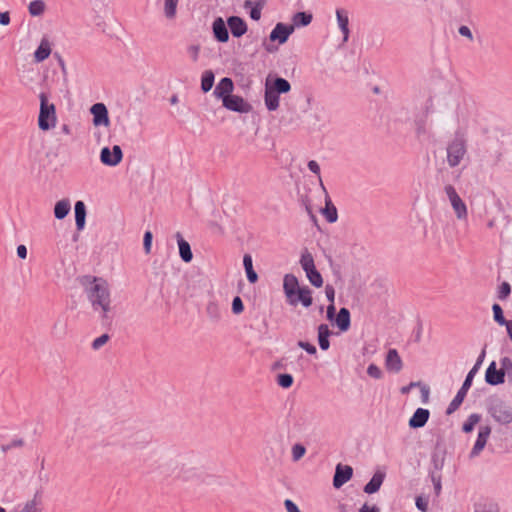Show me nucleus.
Segmentation results:
<instances>
[{
  "label": "nucleus",
  "instance_id": "13d9d810",
  "mask_svg": "<svg viewBox=\"0 0 512 512\" xmlns=\"http://www.w3.org/2000/svg\"><path fill=\"white\" fill-rule=\"evenodd\" d=\"M284 506L287 512H301L298 506L290 499L284 501Z\"/></svg>",
  "mask_w": 512,
  "mask_h": 512
},
{
  "label": "nucleus",
  "instance_id": "4d7b16f0",
  "mask_svg": "<svg viewBox=\"0 0 512 512\" xmlns=\"http://www.w3.org/2000/svg\"><path fill=\"white\" fill-rule=\"evenodd\" d=\"M55 216L58 219L64 218V200H60L57 202L55 206Z\"/></svg>",
  "mask_w": 512,
  "mask_h": 512
},
{
  "label": "nucleus",
  "instance_id": "4c0bfd02",
  "mask_svg": "<svg viewBox=\"0 0 512 512\" xmlns=\"http://www.w3.org/2000/svg\"><path fill=\"white\" fill-rule=\"evenodd\" d=\"M306 277L308 278L309 282L319 288L323 285V279H322V276L321 274L318 272V270L316 269V267L312 270H309L306 272Z\"/></svg>",
  "mask_w": 512,
  "mask_h": 512
},
{
  "label": "nucleus",
  "instance_id": "2f4dec72",
  "mask_svg": "<svg viewBox=\"0 0 512 512\" xmlns=\"http://www.w3.org/2000/svg\"><path fill=\"white\" fill-rule=\"evenodd\" d=\"M263 6H264L263 3H261V2L254 3L251 0H246L244 3L245 8L251 7L250 17L255 21H258L261 18V11L263 9Z\"/></svg>",
  "mask_w": 512,
  "mask_h": 512
},
{
  "label": "nucleus",
  "instance_id": "6e6d98bb",
  "mask_svg": "<svg viewBox=\"0 0 512 512\" xmlns=\"http://www.w3.org/2000/svg\"><path fill=\"white\" fill-rule=\"evenodd\" d=\"M298 346L304 349L309 354H315L316 353V347L308 342L299 341Z\"/></svg>",
  "mask_w": 512,
  "mask_h": 512
},
{
  "label": "nucleus",
  "instance_id": "5701e85b",
  "mask_svg": "<svg viewBox=\"0 0 512 512\" xmlns=\"http://www.w3.org/2000/svg\"><path fill=\"white\" fill-rule=\"evenodd\" d=\"M264 100L269 111H275L279 107V94L272 90L268 83H266Z\"/></svg>",
  "mask_w": 512,
  "mask_h": 512
},
{
  "label": "nucleus",
  "instance_id": "603ef678",
  "mask_svg": "<svg viewBox=\"0 0 512 512\" xmlns=\"http://www.w3.org/2000/svg\"><path fill=\"white\" fill-rule=\"evenodd\" d=\"M367 374L372 378L379 379L382 376V371L377 365L370 364L367 368Z\"/></svg>",
  "mask_w": 512,
  "mask_h": 512
},
{
  "label": "nucleus",
  "instance_id": "bf43d9fd",
  "mask_svg": "<svg viewBox=\"0 0 512 512\" xmlns=\"http://www.w3.org/2000/svg\"><path fill=\"white\" fill-rule=\"evenodd\" d=\"M325 294L327 299L329 300L330 304H334V298H335V290L331 285H327L325 287Z\"/></svg>",
  "mask_w": 512,
  "mask_h": 512
},
{
  "label": "nucleus",
  "instance_id": "de8ad7c7",
  "mask_svg": "<svg viewBox=\"0 0 512 512\" xmlns=\"http://www.w3.org/2000/svg\"><path fill=\"white\" fill-rule=\"evenodd\" d=\"M110 337L108 334H103L99 337H97L96 339H94V341L92 342V348L94 350H99L101 349L108 341H109Z\"/></svg>",
  "mask_w": 512,
  "mask_h": 512
},
{
  "label": "nucleus",
  "instance_id": "49530a36",
  "mask_svg": "<svg viewBox=\"0 0 512 512\" xmlns=\"http://www.w3.org/2000/svg\"><path fill=\"white\" fill-rule=\"evenodd\" d=\"M308 168L311 172H313L314 174H316L318 176V179H319V183H320V186L321 188L323 189V191H325V186L322 182V178L320 176V166L319 164L315 161V160H310L308 162Z\"/></svg>",
  "mask_w": 512,
  "mask_h": 512
},
{
  "label": "nucleus",
  "instance_id": "2eb2a0df",
  "mask_svg": "<svg viewBox=\"0 0 512 512\" xmlns=\"http://www.w3.org/2000/svg\"><path fill=\"white\" fill-rule=\"evenodd\" d=\"M233 90H234L233 81L228 77H224L216 85V87L213 91V95L216 98L223 100L224 98H227L228 96L233 94Z\"/></svg>",
  "mask_w": 512,
  "mask_h": 512
},
{
  "label": "nucleus",
  "instance_id": "393cba45",
  "mask_svg": "<svg viewBox=\"0 0 512 512\" xmlns=\"http://www.w3.org/2000/svg\"><path fill=\"white\" fill-rule=\"evenodd\" d=\"M213 33H214L215 38L219 42H226V41H228V38H229L228 30H227V28L225 26V23H224L222 18H217L213 22Z\"/></svg>",
  "mask_w": 512,
  "mask_h": 512
},
{
  "label": "nucleus",
  "instance_id": "7c9ffc66",
  "mask_svg": "<svg viewBox=\"0 0 512 512\" xmlns=\"http://www.w3.org/2000/svg\"><path fill=\"white\" fill-rule=\"evenodd\" d=\"M50 53H51L50 43L46 39H43L40 43V46L35 51V54H34L35 60L37 62H41V61L45 60L50 55Z\"/></svg>",
  "mask_w": 512,
  "mask_h": 512
},
{
  "label": "nucleus",
  "instance_id": "c03bdc74",
  "mask_svg": "<svg viewBox=\"0 0 512 512\" xmlns=\"http://www.w3.org/2000/svg\"><path fill=\"white\" fill-rule=\"evenodd\" d=\"M478 422L479 416L477 414L470 415L468 420L463 424V431L466 433L471 432Z\"/></svg>",
  "mask_w": 512,
  "mask_h": 512
},
{
  "label": "nucleus",
  "instance_id": "423d86ee",
  "mask_svg": "<svg viewBox=\"0 0 512 512\" xmlns=\"http://www.w3.org/2000/svg\"><path fill=\"white\" fill-rule=\"evenodd\" d=\"M123 158L121 147L114 145L112 151L108 147L102 148L100 152V160L106 166H117Z\"/></svg>",
  "mask_w": 512,
  "mask_h": 512
},
{
  "label": "nucleus",
  "instance_id": "ddd939ff",
  "mask_svg": "<svg viewBox=\"0 0 512 512\" xmlns=\"http://www.w3.org/2000/svg\"><path fill=\"white\" fill-rule=\"evenodd\" d=\"M294 302H288L291 306H297L301 303L304 307L308 308L312 305V292L307 286L298 288L293 296Z\"/></svg>",
  "mask_w": 512,
  "mask_h": 512
},
{
  "label": "nucleus",
  "instance_id": "1a4fd4ad",
  "mask_svg": "<svg viewBox=\"0 0 512 512\" xmlns=\"http://www.w3.org/2000/svg\"><path fill=\"white\" fill-rule=\"evenodd\" d=\"M222 105L226 109L235 112L244 113L249 111V105L244 101V99L234 94H231L227 98H224L222 100Z\"/></svg>",
  "mask_w": 512,
  "mask_h": 512
},
{
  "label": "nucleus",
  "instance_id": "e433bc0d",
  "mask_svg": "<svg viewBox=\"0 0 512 512\" xmlns=\"http://www.w3.org/2000/svg\"><path fill=\"white\" fill-rule=\"evenodd\" d=\"M312 21V15L305 12H298L293 16L294 26H307Z\"/></svg>",
  "mask_w": 512,
  "mask_h": 512
},
{
  "label": "nucleus",
  "instance_id": "c9c22d12",
  "mask_svg": "<svg viewBox=\"0 0 512 512\" xmlns=\"http://www.w3.org/2000/svg\"><path fill=\"white\" fill-rule=\"evenodd\" d=\"M300 264L305 273L315 268L314 258L311 253L305 251L300 258Z\"/></svg>",
  "mask_w": 512,
  "mask_h": 512
},
{
  "label": "nucleus",
  "instance_id": "052dcab7",
  "mask_svg": "<svg viewBox=\"0 0 512 512\" xmlns=\"http://www.w3.org/2000/svg\"><path fill=\"white\" fill-rule=\"evenodd\" d=\"M476 512H499L497 507H495L494 505L492 504H489V505H480L477 509H476Z\"/></svg>",
  "mask_w": 512,
  "mask_h": 512
},
{
  "label": "nucleus",
  "instance_id": "6ab92c4d",
  "mask_svg": "<svg viewBox=\"0 0 512 512\" xmlns=\"http://www.w3.org/2000/svg\"><path fill=\"white\" fill-rule=\"evenodd\" d=\"M324 193H325V207L321 210V213L325 217L327 222L335 223L338 219L337 208L332 203L326 189H325Z\"/></svg>",
  "mask_w": 512,
  "mask_h": 512
},
{
  "label": "nucleus",
  "instance_id": "cd10ccee",
  "mask_svg": "<svg viewBox=\"0 0 512 512\" xmlns=\"http://www.w3.org/2000/svg\"><path fill=\"white\" fill-rule=\"evenodd\" d=\"M384 480V474L381 472H376L371 480L365 485L364 492L367 494H373L377 492Z\"/></svg>",
  "mask_w": 512,
  "mask_h": 512
},
{
  "label": "nucleus",
  "instance_id": "ea45409f",
  "mask_svg": "<svg viewBox=\"0 0 512 512\" xmlns=\"http://www.w3.org/2000/svg\"><path fill=\"white\" fill-rule=\"evenodd\" d=\"M44 10H45V4L42 0L32 1L29 5V13L32 16H39L44 12Z\"/></svg>",
  "mask_w": 512,
  "mask_h": 512
},
{
  "label": "nucleus",
  "instance_id": "3c124183",
  "mask_svg": "<svg viewBox=\"0 0 512 512\" xmlns=\"http://www.w3.org/2000/svg\"><path fill=\"white\" fill-rule=\"evenodd\" d=\"M152 238V233L150 231H146L143 238V246L146 254L151 252Z\"/></svg>",
  "mask_w": 512,
  "mask_h": 512
},
{
  "label": "nucleus",
  "instance_id": "864d4df0",
  "mask_svg": "<svg viewBox=\"0 0 512 512\" xmlns=\"http://www.w3.org/2000/svg\"><path fill=\"white\" fill-rule=\"evenodd\" d=\"M187 51L193 61L198 60L199 52H200V47L198 45L189 46Z\"/></svg>",
  "mask_w": 512,
  "mask_h": 512
},
{
  "label": "nucleus",
  "instance_id": "4468645a",
  "mask_svg": "<svg viewBox=\"0 0 512 512\" xmlns=\"http://www.w3.org/2000/svg\"><path fill=\"white\" fill-rule=\"evenodd\" d=\"M294 302H288L291 306H297L301 303L304 307L308 308L312 305V292L307 286L298 288L293 296Z\"/></svg>",
  "mask_w": 512,
  "mask_h": 512
},
{
  "label": "nucleus",
  "instance_id": "f3484780",
  "mask_svg": "<svg viewBox=\"0 0 512 512\" xmlns=\"http://www.w3.org/2000/svg\"><path fill=\"white\" fill-rule=\"evenodd\" d=\"M227 23L234 37H241L247 31V25L240 17L232 16L228 18Z\"/></svg>",
  "mask_w": 512,
  "mask_h": 512
},
{
  "label": "nucleus",
  "instance_id": "f257e3e1",
  "mask_svg": "<svg viewBox=\"0 0 512 512\" xmlns=\"http://www.w3.org/2000/svg\"><path fill=\"white\" fill-rule=\"evenodd\" d=\"M83 284L93 310L99 312L102 319H109L113 312V306L108 281L101 277L86 276Z\"/></svg>",
  "mask_w": 512,
  "mask_h": 512
},
{
  "label": "nucleus",
  "instance_id": "bb28decb",
  "mask_svg": "<svg viewBox=\"0 0 512 512\" xmlns=\"http://www.w3.org/2000/svg\"><path fill=\"white\" fill-rule=\"evenodd\" d=\"M331 331L326 324H321L318 327V343L322 350L326 351L330 347L329 336Z\"/></svg>",
  "mask_w": 512,
  "mask_h": 512
},
{
  "label": "nucleus",
  "instance_id": "c756f323",
  "mask_svg": "<svg viewBox=\"0 0 512 512\" xmlns=\"http://www.w3.org/2000/svg\"><path fill=\"white\" fill-rule=\"evenodd\" d=\"M243 265L246 271L247 279L250 283H255L258 280V275L253 269L252 257L249 254L244 255Z\"/></svg>",
  "mask_w": 512,
  "mask_h": 512
},
{
  "label": "nucleus",
  "instance_id": "e2e57ef3",
  "mask_svg": "<svg viewBox=\"0 0 512 512\" xmlns=\"http://www.w3.org/2000/svg\"><path fill=\"white\" fill-rule=\"evenodd\" d=\"M21 512H38L35 503H28Z\"/></svg>",
  "mask_w": 512,
  "mask_h": 512
},
{
  "label": "nucleus",
  "instance_id": "f704fd0d",
  "mask_svg": "<svg viewBox=\"0 0 512 512\" xmlns=\"http://www.w3.org/2000/svg\"><path fill=\"white\" fill-rule=\"evenodd\" d=\"M271 88L278 94L288 93L291 89V85L286 79L278 77L274 80V84Z\"/></svg>",
  "mask_w": 512,
  "mask_h": 512
},
{
  "label": "nucleus",
  "instance_id": "09e8293b",
  "mask_svg": "<svg viewBox=\"0 0 512 512\" xmlns=\"http://www.w3.org/2000/svg\"><path fill=\"white\" fill-rule=\"evenodd\" d=\"M244 311V304L239 296H236L232 301V312L236 315L241 314Z\"/></svg>",
  "mask_w": 512,
  "mask_h": 512
},
{
  "label": "nucleus",
  "instance_id": "c85d7f7f",
  "mask_svg": "<svg viewBox=\"0 0 512 512\" xmlns=\"http://www.w3.org/2000/svg\"><path fill=\"white\" fill-rule=\"evenodd\" d=\"M469 388H465L464 385H462V387L460 388V390L457 392L456 396L454 397V399L450 402L448 408H447V414H452L453 412H455L459 406L462 404L466 394H467V391H468Z\"/></svg>",
  "mask_w": 512,
  "mask_h": 512
},
{
  "label": "nucleus",
  "instance_id": "dca6fc26",
  "mask_svg": "<svg viewBox=\"0 0 512 512\" xmlns=\"http://www.w3.org/2000/svg\"><path fill=\"white\" fill-rule=\"evenodd\" d=\"M490 433H491L490 427L483 426L480 428L476 442L471 451V456H477L484 449Z\"/></svg>",
  "mask_w": 512,
  "mask_h": 512
},
{
  "label": "nucleus",
  "instance_id": "b1692460",
  "mask_svg": "<svg viewBox=\"0 0 512 512\" xmlns=\"http://www.w3.org/2000/svg\"><path fill=\"white\" fill-rule=\"evenodd\" d=\"M176 238H177V242H178L179 254H180L181 259L186 263L191 262V260L193 258V254L191 251L190 244L186 240L183 239V237L181 236V234L179 232L176 234Z\"/></svg>",
  "mask_w": 512,
  "mask_h": 512
},
{
  "label": "nucleus",
  "instance_id": "774afa93",
  "mask_svg": "<svg viewBox=\"0 0 512 512\" xmlns=\"http://www.w3.org/2000/svg\"><path fill=\"white\" fill-rule=\"evenodd\" d=\"M503 326L506 327V330H507V333L509 335V338L511 339L512 341V321L511 320H508L506 322V324H503Z\"/></svg>",
  "mask_w": 512,
  "mask_h": 512
},
{
  "label": "nucleus",
  "instance_id": "aec40b11",
  "mask_svg": "<svg viewBox=\"0 0 512 512\" xmlns=\"http://www.w3.org/2000/svg\"><path fill=\"white\" fill-rule=\"evenodd\" d=\"M386 368L391 372H399L402 369V360L396 349H390L385 360Z\"/></svg>",
  "mask_w": 512,
  "mask_h": 512
},
{
  "label": "nucleus",
  "instance_id": "58836bf2",
  "mask_svg": "<svg viewBox=\"0 0 512 512\" xmlns=\"http://www.w3.org/2000/svg\"><path fill=\"white\" fill-rule=\"evenodd\" d=\"M483 356H484V352L482 353L481 357L478 359V361L476 362L474 367L467 374L466 379H465V381L463 383L465 388H470V386L472 385L473 378H474L475 374L477 373V371H478V369H479V367H480V365L482 363Z\"/></svg>",
  "mask_w": 512,
  "mask_h": 512
},
{
  "label": "nucleus",
  "instance_id": "5fc2aeb1",
  "mask_svg": "<svg viewBox=\"0 0 512 512\" xmlns=\"http://www.w3.org/2000/svg\"><path fill=\"white\" fill-rule=\"evenodd\" d=\"M458 32L461 36L468 38L470 41H473V34L468 26H460Z\"/></svg>",
  "mask_w": 512,
  "mask_h": 512
},
{
  "label": "nucleus",
  "instance_id": "a211bd4d",
  "mask_svg": "<svg viewBox=\"0 0 512 512\" xmlns=\"http://www.w3.org/2000/svg\"><path fill=\"white\" fill-rule=\"evenodd\" d=\"M430 416V412L427 409L424 408H418L412 417L409 419V426L411 428H421L423 427Z\"/></svg>",
  "mask_w": 512,
  "mask_h": 512
},
{
  "label": "nucleus",
  "instance_id": "412c9836",
  "mask_svg": "<svg viewBox=\"0 0 512 512\" xmlns=\"http://www.w3.org/2000/svg\"><path fill=\"white\" fill-rule=\"evenodd\" d=\"M336 18L338 26L343 34V41L346 42L349 37V16L348 12L344 9H337L336 10Z\"/></svg>",
  "mask_w": 512,
  "mask_h": 512
},
{
  "label": "nucleus",
  "instance_id": "f03ea898",
  "mask_svg": "<svg viewBox=\"0 0 512 512\" xmlns=\"http://www.w3.org/2000/svg\"><path fill=\"white\" fill-rule=\"evenodd\" d=\"M447 163L450 167L458 166L467 154L466 141L463 137H455L446 148Z\"/></svg>",
  "mask_w": 512,
  "mask_h": 512
},
{
  "label": "nucleus",
  "instance_id": "f8f14e48",
  "mask_svg": "<svg viewBox=\"0 0 512 512\" xmlns=\"http://www.w3.org/2000/svg\"><path fill=\"white\" fill-rule=\"evenodd\" d=\"M485 380L490 385H499V384L504 383L505 374H504L503 367L501 366L500 369H497L496 363L491 362L486 370Z\"/></svg>",
  "mask_w": 512,
  "mask_h": 512
},
{
  "label": "nucleus",
  "instance_id": "9b49d317",
  "mask_svg": "<svg viewBox=\"0 0 512 512\" xmlns=\"http://www.w3.org/2000/svg\"><path fill=\"white\" fill-rule=\"evenodd\" d=\"M297 277L293 274H286L283 278V291L287 302H294L293 296L298 288H300Z\"/></svg>",
  "mask_w": 512,
  "mask_h": 512
},
{
  "label": "nucleus",
  "instance_id": "79ce46f5",
  "mask_svg": "<svg viewBox=\"0 0 512 512\" xmlns=\"http://www.w3.org/2000/svg\"><path fill=\"white\" fill-rule=\"evenodd\" d=\"M492 311L493 318L499 325L503 326V324H506L508 320L505 319L502 308L499 304H493Z\"/></svg>",
  "mask_w": 512,
  "mask_h": 512
},
{
  "label": "nucleus",
  "instance_id": "69168bd1",
  "mask_svg": "<svg viewBox=\"0 0 512 512\" xmlns=\"http://www.w3.org/2000/svg\"><path fill=\"white\" fill-rule=\"evenodd\" d=\"M17 254L20 258H26V255H27V249L24 245H20L18 246L17 248Z\"/></svg>",
  "mask_w": 512,
  "mask_h": 512
},
{
  "label": "nucleus",
  "instance_id": "a18cd8bd",
  "mask_svg": "<svg viewBox=\"0 0 512 512\" xmlns=\"http://www.w3.org/2000/svg\"><path fill=\"white\" fill-rule=\"evenodd\" d=\"M500 364L503 367L504 374L507 375L509 381H512V359L504 357L501 359Z\"/></svg>",
  "mask_w": 512,
  "mask_h": 512
},
{
  "label": "nucleus",
  "instance_id": "0e129e2a",
  "mask_svg": "<svg viewBox=\"0 0 512 512\" xmlns=\"http://www.w3.org/2000/svg\"><path fill=\"white\" fill-rule=\"evenodd\" d=\"M10 22V17H9V14L7 12L5 13H0V23L2 25H8Z\"/></svg>",
  "mask_w": 512,
  "mask_h": 512
},
{
  "label": "nucleus",
  "instance_id": "6e6552de",
  "mask_svg": "<svg viewBox=\"0 0 512 512\" xmlns=\"http://www.w3.org/2000/svg\"><path fill=\"white\" fill-rule=\"evenodd\" d=\"M294 32V25H285L283 23H277L276 26L270 33V40L284 44L289 36Z\"/></svg>",
  "mask_w": 512,
  "mask_h": 512
},
{
  "label": "nucleus",
  "instance_id": "9d476101",
  "mask_svg": "<svg viewBox=\"0 0 512 512\" xmlns=\"http://www.w3.org/2000/svg\"><path fill=\"white\" fill-rule=\"evenodd\" d=\"M353 475V469L349 465L338 464L335 469V474L333 478V486L335 488L342 487L346 482H348Z\"/></svg>",
  "mask_w": 512,
  "mask_h": 512
},
{
  "label": "nucleus",
  "instance_id": "8fccbe9b",
  "mask_svg": "<svg viewBox=\"0 0 512 512\" xmlns=\"http://www.w3.org/2000/svg\"><path fill=\"white\" fill-rule=\"evenodd\" d=\"M511 293V287L510 284L507 282H503L498 290V297L501 300L506 299Z\"/></svg>",
  "mask_w": 512,
  "mask_h": 512
},
{
  "label": "nucleus",
  "instance_id": "72a5a7b5",
  "mask_svg": "<svg viewBox=\"0 0 512 512\" xmlns=\"http://www.w3.org/2000/svg\"><path fill=\"white\" fill-rule=\"evenodd\" d=\"M214 84V73L211 70L203 72L201 77V89L204 93L210 91Z\"/></svg>",
  "mask_w": 512,
  "mask_h": 512
},
{
  "label": "nucleus",
  "instance_id": "338daca9",
  "mask_svg": "<svg viewBox=\"0 0 512 512\" xmlns=\"http://www.w3.org/2000/svg\"><path fill=\"white\" fill-rule=\"evenodd\" d=\"M416 506L418 507V509H420L421 511H426L427 509V503L425 501H423L422 498H417L416 500Z\"/></svg>",
  "mask_w": 512,
  "mask_h": 512
},
{
  "label": "nucleus",
  "instance_id": "a878e982",
  "mask_svg": "<svg viewBox=\"0 0 512 512\" xmlns=\"http://www.w3.org/2000/svg\"><path fill=\"white\" fill-rule=\"evenodd\" d=\"M335 323L341 332H346L350 328V312L347 308L339 310Z\"/></svg>",
  "mask_w": 512,
  "mask_h": 512
},
{
  "label": "nucleus",
  "instance_id": "20e7f679",
  "mask_svg": "<svg viewBox=\"0 0 512 512\" xmlns=\"http://www.w3.org/2000/svg\"><path fill=\"white\" fill-rule=\"evenodd\" d=\"M445 194L450 202V205L455 213V216L458 220L463 221L467 220L468 217V209L465 202L462 200L460 195L457 193L454 186L448 184L444 187Z\"/></svg>",
  "mask_w": 512,
  "mask_h": 512
},
{
  "label": "nucleus",
  "instance_id": "7ed1b4c3",
  "mask_svg": "<svg viewBox=\"0 0 512 512\" xmlns=\"http://www.w3.org/2000/svg\"><path fill=\"white\" fill-rule=\"evenodd\" d=\"M56 124L55 107L49 103L47 96L42 93L40 95V113L38 125L41 130L53 128Z\"/></svg>",
  "mask_w": 512,
  "mask_h": 512
},
{
  "label": "nucleus",
  "instance_id": "37998d69",
  "mask_svg": "<svg viewBox=\"0 0 512 512\" xmlns=\"http://www.w3.org/2000/svg\"><path fill=\"white\" fill-rule=\"evenodd\" d=\"M306 453V448L301 444H295L291 449L292 459L299 461Z\"/></svg>",
  "mask_w": 512,
  "mask_h": 512
},
{
  "label": "nucleus",
  "instance_id": "4be33fe9",
  "mask_svg": "<svg viewBox=\"0 0 512 512\" xmlns=\"http://www.w3.org/2000/svg\"><path fill=\"white\" fill-rule=\"evenodd\" d=\"M75 223H76V228H77V231H82L84 228H85V223H86V206L84 204V202L82 201H77L75 203Z\"/></svg>",
  "mask_w": 512,
  "mask_h": 512
},
{
  "label": "nucleus",
  "instance_id": "473e14b6",
  "mask_svg": "<svg viewBox=\"0 0 512 512\" xmlns=\"http://www.w3.org/2000/svg\"><path fill=\"white\" fill-rule=\"evenodd\" d=\"M179 0H164L163 12L166 18L174 19L177 13V5Z\"/></svg>",
  "mask_w": 512,
  "mask_h": 512
},
{
  "label": "nucleus",
  "instance_id": "0eeeda50",
  "mask_svg": "<svg viewBox=\"0 0 512 512\" xmlns=\"http://www.w3.org/2000/svg\"><path fill=\"white\" fill-rule=\"evenodd\" d=\"M90 112L93 115L94 126L108 127L110 125L108 110L103 103H96L92 105Z\"/></svg>",
  "mask_w": 512,
  "mask_h": 512
},
{
  "label": "nucleus",
  "instance_id": "680f3d73",
  "mask_svg": "<svg viewBox=\"0 0 512 512\" xmlns=\"http://www.w3.org/2000/svg\"><path fill=\"white\" fill-rule=\"evenodd\" d=\"M359 512H380L379 508L376 506H369L368 504H364Z\"/></svg>",
  "mask_w": 512,
  "mask_h": 512
},
{
  "label": "nucleus",
  "instance_id": "39448f33",
  "mask_svg": "<svg viewBox=\"0 0 512 512\" xmlns=\"http://www.w3.org/2000/svg\"><path fill=\"white\" fill-rule=\"evenodd\" d=\"M490 414L500 424H509L512 421V408L501 402H495L490 407Z\"/></svg>",
  "mask_w": 512,
  "mask_h": 512
},
{
  "label": "nucleus",
  "instance_id": "a19ab883",
  "mask_svg": "<svg viewBox=\"0 0 512 512\" xmlns=\"http://www.w3.org/2000/svg\"><path fill=\"white\" fill-rule=\"evenodd\" d=\"M276 381L280 387L288 389L293 385L294 379L291 374H279Z\"/></svg>",
  "mask_w": 512,
  "mask_h": 512
}]
</instances>
